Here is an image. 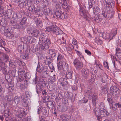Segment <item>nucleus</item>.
I'll list each match as a JSON object with an SVG mask.
<instances>
[{
    "label": "nucleus",
    "mask_w": 121,
    "mask_h": 121,
    "mask_svg": "<svg viewBox=\"0 0 121 121\" xmlns=\"http://www.w3.org/2000/svg\"><path fill=\"white\" fill-rule=\"evenodd\" d=\"M93 110L98 121L100 120L102 117H108L111 116V114L108 112L102 102L99 105L98 108L96 107L93 109Z\"/></svg>",
    "instance_id": "f257e3e1"
},
{
    "label": "nucleus",
    "mask_w": 121,
    "mask_h": 121,
    "mask_svg": "<svg viewBox=\"0 0 121 121\" xmlns=\"http://www.w3.org/2000/svg\"><path fill=\"white\" fill-rule=\"evenodd\" d=\"M52 43L48 35L44 33H41L40 35L38 42L39 49L42 51L48 49Z\"/></svg>",
    "instance_id": "f03ea898"
},
{
    "label": "nucleus",
    "mask_w": 121,
    "mask_h": 121,
    "mask_svg": "<svg viewBox=\"0 0 121 121\" xmlns=\"http://www.w3.org/2000/svg\"><path fill=\"white\" fill-rule=\"evenodd\" d=\"M27 18L26 16H24L22 18L21 17L20 20L19 21V23L14 22L13 21V25L14 26L13 29H18L20 32L24 30L27 26L26 24Z\"/></svg>",
    "instance_id": "7ed1b4c3"
},
{
    "label": "nucleus",
    "mask_w": 121,
    "mask_h": 121,
    "mask_svg": "<svg viewBox=\"0 0 121 121\" xmlns=\"http://www.w3.org/2000/svg\"><path fill=\"white\" fill-rule=\"evenodd\" d=\"M18 77L17 81H23L24 84H27V82L31 78V75L29 72H27L24 69H20L18 71Z\"/></svg>",
    "instance_id": "20e7f679"
},
{
    "label": "nucleus",
    "mask_w": 121,
    "mask_h": 121,
    "mask_svg": "<svg viewBox=\"0 0 121 121\" xmlns=\"http://www.w3.org/2000/svg\"><path fill=\"white\" fill-rule=\"evenodd\" d=\"M0 31H3L4 35L6 37H13L17 38L18 37V34L13 31V30H10L8 27L3 26L0 29Z\"/></svg>",
    "instance_id": "39448f33"
},
{
    "label": "nucleus",
    "mask_w": 121,
    "mask_h": 121,
    "mask_svg": "<svg viewBox=\"0 0 121 121\" xmlns=\"http://www.w3.org/2000/svg\"><path fill=\"white\" fill-rule=\"evenodd\" d=\"M86 93L89 99H92V103L93 106H95L98 101L97 95L92 92L91 90L87 91L86 92Z\"/></svg>",
    "instance_id": "423d86ee"
},
{
    "label": "nucleus",
    "mask_w": 121,
    "mask_h": 121,
    "mask_svg": "<svg viewBox=\"0 0 121 121\" xmlns=\"http://www.w3.org/2000/svg\"><path fill=\"white\" fill-rule=\"evenodd\" d=\"M31 93L28 91H27L23 94L21 96L22 104L25 107L28 106V103H29V99L30 97Z\"/></svg>",
    "instance_id": "0eeeda50"
},
{
    "label": "nucleus",
    "mask_w": 121,
    "mask_h": 121,
    "mask_svg": "<svg viewBox=\"0 0 121 121\" xmlns=\"http://www.w3.org/2000/svg\"><path fill=\"white\" fill-rule=\"evenodd\" d=\"M12 13H13L12 18H11L10 19L9 23L11 27L13 28L14 27V26L13 25V21L14 22H16V23H17V22H18L20 20L21 16L19 15L18 13L17 12H13Z\"/></svg>",
    "instance_id": "6e6552de"
},
{
    "label": "nucleus",
    "mask_w": 121,
    "mask_h": 121,
    "mask_svg": "<svg viewBox=\"0 0 121 121\" xmlns=\"http://www.w3.org/2000/svg\"><path fill=\"white\" fill-rule=\"evenodd\" d=\"M103 3L110 12H114L113 9L115 5L114 1L112 0H104Z\"/></svg>",
    "instance_id": "1a4fd4ad"
},
{
    "label": "nucleus",
    "mask_w": 121,
    "mask_h": 121,
    "mask_svg": "<svg viewBox=\"0 0 121 121\" xmlns=\"http://www.w3.org/2000/svg\"><path fill=\"white\" fill-rule=\"evenodd\" d=\"M36 71L37 72L39 73H41L43 71L44 75H47L48 73L47 66H44L41 63L39 62L36 68Z\"/></svg>",
    "instance_id": "9d476101"
},
{
    "label": "nucleus",
    "mask_w": 121,
    "mask_h": 121,
    "mask_svg": "<svg viewBox=\"0 0 121 121\" xmlns=\"http://www.w3.org/2000/svg\"><path fill=\"white\" fill-rule=\"evenodd\" d=\"M61 11L57 10L52 15V16L54 18L57 19H60L63 20L67 17L66 13V12H63L61 13Z\"/></svg>",
    "instance_id": "9b49d317"
},
{
    "label": "nucleus",
    "mask_w": 121,
    "mask_h": 121,
    "mask_svg": "<svg viewBox=\"0 0 121 121\" xmlns=\"http://www.w3.org/2000/svg\"><path fill=\"white\" fill-rule=\"evenodd\" d=\"M36 41V39L34 37L32 38L31 36H29L27 37H24L22 38L21 42L28 45L30 43L33 44L34 43H35Z\"/></svg>",
    "instance_id": "f8f14e48"
},
{
    "label": "nucleus",
    "mask_w": 121,
    "mask_h": 121,
    "mask_svg": "<svg viewBox=\"0 0 121 121\" xmlns=\"http://www.w3.org/2000/svg\"><path fill=\"white\" fill-rule=\"evenodd\" d=\"M16 71V69H14L12 71V73H13V74H12V76L13 77H14L15 78L17 81L16 84V87L17 88L20 89L22 90H23L26 87V86H25L24 85H25V84H22L21 82H23V81H17L18 77L17 76H16L15 75Z\"/></svg>",
    "instance_id": "ddd939ff"
},
{
    "label": "nucleus",
    "mask_w": 121,
    "mask_h": 121,
    "mask_svg": "<svg viewBox=\"0 0 121 121\" xmlns=\"http://www.w3.org/2000/svg\"><path fill=\"white\" fill-rule=\"evenodd\" d=\"M27 6L28 7L27 10L28 13H31L33 14H36L37 7H35V5L32 3L31 1H30Z\"/></svg>",
    "instance_id": "4468645a"
},
{
    "label": "nucleus",
    "mask_w": 121,
    "mask_h": 121,
    "mask_svg": "<svg viewBox=\"0 0 121 121\" xmlns=\"http://www.w3.org/2000/svg\"><path fill=\"white\" fill-rule=\"evenodd\" d=\"M52 33L54 35H61L64 33L63 31L55 23L52 25Z\"/></svg>",
    "instance_id": "2eb2a0df"
},
{
    "label": "nucleus",
    "mask_w": 121,
    "mask_h": 121,
    "mask_svg": "<svg viewBox=\"0 0 121 121\" xmlns=\"http://www.w3.org/2000/svg\"><path fill=\"white\" fill-rule=\"evenodd\" d=\"M110 90L113 96L118 97L120 93V90L116 85H113L110 87Z\"/></svg>",
    "instance_id": "dca6fc26"
},
{
    "label": "nucleus",
    "mask_w": 121,
    "mask_h": 121,
    "mask_svg": "<svg viewBox=\"0 0 121 121\" xmlns=\"http://www.w3.org/2000/svg\"><path fill=\"white\" fill-rule=\"evenodd\" d=\"M109 10L107 9V10L104 11V10H102V14L104 17L108 18L109 19L112 18L114 16V12L109 11Z\"/></svg>",
    "instance_id": "f3484780"
},
{
    "label": "nucleus",
    "mask_w": 121,
    "mask_h": 121,
    "mask_svg": "<svg viewBox=\"0 0 121 121\" xmlns=\"http://www.w3.org/2000/svg\"><path fill=\"white\" fill-rule=\"evenodd\" d=\"M74 83L73 85H71V89L73 91H75L78 89V75L76 73L74 74Z\"/></svg>",
    "instance_id": "a211bd4d"
},
{
    "label": "nucleus",
    "mask_w": 121,
    "mask_h": 121,
    "mask_svg": "<svg viewBox=\"0 0 121 121\" xmlns=\"http://www.w3.org/2000/svg\"><path fill=\"white\" fill-rule=\"evenodd\" d=\"M86 8L85 4H83L82 5H79L80 14L81 16H83L85 19L87 20L88 17L86 14Z\"/></svg>",
    "instance_id": "6ab92c4d"
},
{
    "label": "nucleus",
    "mask_w": 121,
    "mask_h": 121,
    "mask_svg": "<svg viewBox=\"0 0 121 121\" xmlns=\"http://www.w3.org/2000/svg\"><path fill=\"white\" fill-rule=\"evenodd\" d=\"M5 80L8 82H9L8 84V87L7 88L9 90H14V87L13 84L12 82H11V78L9 74H6L5 76Z\"/></svg>",
    "instance_id": "aec40b11"
},
{
    "label": "nucleus",
    "mask_w": 121,
    "mask_h": 121,
    "mask_svg": "<svg viewBox=\"0 0 121 121\" xmlns=\"http://www.w3.org/2000/svg\"><path fill=\"white\" fill-rule=\"evenodd\" d=\"M73 62L74 65L77 70H79L82 68L83 64L81 60L75 59L73 60Z\"/></svg>",
    "instance_id": "412c9836"
},
{
    "label": "nucleus",
    "mask_w": 121,
    "mask_h": 121,
    "mask_svg": "<svg viewBox=\"0 0 121 121\" xmlns=\"http://www.w3.org/2000/svg\"><path fill=\"white\" fill-rule=\"evenodd\" d=\"M30 0H17L16 3H17L18 5L21 8L27 7Z\"/></svg>",
    "instance_id": "4be33fe9"
},
{
    "label": "nucleus",
    "mask_w": 121,
    "mask_h": 121,
    "mask_svg": "<svg viewBox=\"0 0 121 121\" xmlns=\"http://www.w3.org/2000/svg\"><path fill=\"white\" fill-rule=\"evenodd\" d=\"M37 112V113L39 114L41 113L44 117H47L48 116L49 111L44 108H42V107L40 106L38 107Z\"/></svg>",
    "instance_id": "5701e85b"
},
{
    "label": "nucleus",
    "mask_w": 121,
    "mask_h": 121,
    "mask_svg": "<svg viewBox=\"0 0 121 121\" xmlns=\"http://www.w3.org/2000/svg\"><path fill=\"white\" fill-rule=\"evenodd\" d=\"M117 29L115 28L112 29L111 31L108 35L106 37V38L111 40L115 38V36L117 34Z\"/></svg>",
    "instance_id": "b1692460"
},
{
    "label": "nucleus",
    "mask_w": 121,
    "mask_h": 121,
    "mask_svg": "<svg viewBox=\"0 0 121 121\" xmlns=\"http://www.w3.org/2000/svg\"><path fill=\"white\" fill-rule=\"evenodd\" d=\"M34 23L36 24V27L38 28H41L43 25L42 20L39 18L35 17L33 19Z\"/></svg>",
    "instance_id": "393cba45"
},
{
    "label": "nucleus",
    "mask_w": 121,
    "mask_h": 121,
    "mask_svg": "<svg viewBox=\"0 0 121 121\" xmlns=\"http://www.w3.org/2000/svg\"><path fill=\"white\" fill-rule=\"evenodd\" d=\"M120 44L121 49L118 48H117L116 49L115 53V55L119 59V60L118 59L117 60L116 58L115 59L118 62L121 64V41L120 42Z\"/></svg>",
    "instance_id": "a878e982"
},
{
    "label": "nucleus",
    "mask_w": 121,
    "mask_h": 121,
    "mask_svg": "<svg viewBox=\"0 0 121 121\" xmlns=\"http://www.w3.org/2000/svg\"><path fill=\"white\" fill-rule=\"evenodd\" d=\"M55 102L53 100H49L48 97L47 99L46 106L47 107L50 109L53 110L55 108Z\"/></svg>",
    "instance_id": "bb28decb"
},
{
    "label": "nucleus",
    "mask_w": 121,
    "mask_h": 121,
    "mask_svg": "<svg viewBox=\"0 0 121 121\" xmlns=\"http://www.w3.org/2000/svg\"><path fill=\"white\" fill-rule=\"evenodd\" d=\"M21 109L20 107H17L15 109V115L18 118H22L23 116L22 113V110Z\"/></svg>",
    "instance_id": "cd10ccee"
},
{
    "label": "nucleus",
    "mask_w": 121,
    "mask_h": 121,
    "mask_svg": "<svg viewBox=\"0 0 121 121\" xmlns=\"http://www.w3.org/2000/svg\"><path fill=\"white\" fill-rule=\"evenodd\" d=\"M64 73L65 78L68 80L73 79V72L72 71L68 70Z\"/></svg>",
    "instance_id": "c85d7f7f"
},
{
    "label": "nucleus",
    "mask_w": 121,
    "mask_h": 121,
    "mask_svg": "<svg viewBox=\"0 0 121 121\" xmlns=\"http://www.w3.org/2000/svg\"><path fill=\"white\" fill-rule=\"evenodd\" d=\"M48 53L49 54L52 60L54 59L56 56L57 51L54 49H50L48 50Z\"/></svg>",
    "instance_id": "c756f323"
},
{
    "label": "nucleus",
    "mask_w": 121,
    "mask_h": 121,
    "mask_svg": "<svg viewBox=\"0 0 121 121\" xmlns=\"http://www.w3.org/2000/svg\"><path fill=\"white\" fill-rule=\"evenodd\" d=\"M64 96L67 99H69L72 103L73 102V93L70 92H64Z\"/></svg>",
    "instance_id": "7c9ffc66"
},
{
    "label": "nucleus",
    "mask_w": 121,
    "mask_h": 121,
    "mask_svg": "<svg viewBox=\"0 0 121 121\" xmlns=\"http://www.w3.org/2000/svg\"><path fill=\"white\" fill-rule=\"evenodd\" d=\"M67 80L65 78H61L59 79L58 82L61 85L64 86L68 84Z\"/></svg>",
    "instance_id": "2f4dec72"
},
{
    "label": "nucleus",
    "mask_w": 121,
    "mask_h": 121,
    "mask_svg": "<svg viewBox=\"0 0 121 121\" xmlns=\"http://www.w3.org/2000/svg\"><path fill=\"white\" fill-rule=\"evenodd\" d=\"M3 110L2 113H4V116L5 118H7L10 114V112L9 111V110L7 107H3Z\"/></svg>",
    "instance_id": "473e14b6"
},
{
    "label": "nucleus",
    "mask_w": 121,
    "mask_h": 121,
    "mask_svg": "<svg viewBox=\"0 0 121 121\" xmlns=\"http://www.w3.org/2000/svg\"><path fill=\"white\" fill-rule=\"evenodd\" d=\"M43 85L40 83H38L36 85V92L37 93L38 95L39 96V94H40V92L43 89Z\"/></svg>",
    "instance_id": "72a5a7b5"
},
{
    "label": "nucleus",
    "mask_w": 121,
    "mask_h": 121,
    "mask_svg": "<svg viewBox=\"0 0 121 121\" xmlns=\"http://www.w3.org/2000/svg\"><path fill=\"white\" fill-rule=\"evenodd\" d=\"M62 64L63 65L62 69L65 71L69 70V66L67 61L65 59L62 60Z\"/></svg>",
    "instance_id": "f704fd0d"
},
{
    "label": "nucleus",
    "mask_w": 121,
    "mask_h": 121,
    "mask_svg": "<svg viewBox=\"0 0 121 121\" xmlns=\"http://www.w3.org/2000/svg\"><path fill=\"white\" fill-rule=\"evenodd\" d=\"M46 60H47L48 62V66L50 69H52L53 70H54L55 68L52 65V63L51 62H50L51 60H52V58L50 56H47L46 57Z\"/></svg>",
    "instance_id": "c9c22d12"
},
{
    "label": "nucleus",
    "mask_w": 121,
    "mask_h": 121,
    "mask_svg": "<svg viewBox=\"0 0 121 121\" xmlns=\"http://www.w3.org/2000/svg\"><path fill=\"white\" fill-rule=\"evenodd\" d=\"M12 10L11 9H9L7 10V12L4 11V12H5V14L1 17L4 16L5 20L11 17V15L12 14ZM1 19H2V17H1ZM1 20H2V19Z\"/></svg>",
    "instance_id": "e433bc0d"
},
{
    "label": "nucleus",
    "mask_w": 121,
    "mask_h": 121,
    "mask_svg": "<svg viewBox=\"0 0 121 121\" xmlns=\"http://www.w3.org/2000/svg\"><path fill=\"white\" fill-rule=\"evenodd\" d=\"M40 93H41L42 95L45 96L42 99L43 102H46V99L48 97H47V96L48 95V91L46 89H43L40 92Z\"/></svg>",
    "instance_id": "4c0bfd02"
},
{
    "label": "nucleus",
    "mask_w": 121,
    "mask_h": 121,
    "mask_svg": "<svg viewBox=\"0 0 121 121\" xmlns=\"http://www.w3.org/2000/svg\"><path fill=\"white\" fill-rule=\"evenodd\" d=\"M93 13L95 15L99 14L101 10L98 6L94 5L92 8Z\"/></svg>",
    "instance_id": "58836bf2"
},
{
    "label": "nucleus",
    "mask_w": 121,
    "mask_h": 121,
    "mask_svg": "<svg viewBox=\"0 0 121 121\" xmlns=\"http://www.w3.org/2000/svg\"><path fill=\"white\" fill-rule=\"evenodd\" d=\"M39 30L38 29H35L33 30L32 32L31 36L33 37H35L37 38L40 36V34Z\"/></svg>",
    "instance_id": "ea45409f"
},
{
    "label": "nucleus",
    "mask_w": 121,
    "mask_h": 121,
    "mask_svg": "<svg viewBox=\"0 0 121 121\" xmlns=\"http://www.w3.org/2000/svg\"><path fill=\"white\" fill-rule=\"evenodd\" d=\"M82 73L83 77L85 79H86L89 75V72L88 69H82Z\"/></svg>",
    "instance_id": "a19ab883"
},
{
    "label": "nucleus",
    "mask_w": 121,
    "mask_h": 121,
    "mask_svg": "<svg viewBox=\"0 0 121 121\" xmlns=\"http://www.w3.org/2000/svg\"><path fill=\"white\" fill-rule=\"evenodd\" d=\"M66 5L63 4L61 2H60L57 3L55 5V7L56 9H63L66 8Z\"/></svg>",
    "instance_id": "79ce46f5"
},
{
    "label": "nucleus",
    "mask_w": 121,
    "mask_h": 121,
    "mask_svg": "<svg viewBox=\"0 0 121 121\" xmlns=\"http://www.w3.org/2000/svg\"><path fill=\"white\" fill-rule=\"evenodd\" d=\"M43 15L44 17H50L51 15H52V12L48 9H45L43 10Z\"/></svg>",
    "instance_id": "37998d69"
},
{
    "label": "nucleus",
    "mask_w": 121,
    "mask_h": 121,
    "mask_svg": "<svg viewBox=\"0 0 121 121\" xmlns=\"http://www.w3.org/2000/svg\"><path fill=\"white\" fill-rule=\"evenodd\" d=\"M106 96L107 100L109 105H110L114 102L113 100L112 99V96L111 94L109 93H108Z\"/></svg>",
    "instance_id": "c03bdc74"
},
{
    "label": "nucleus",
    "mask_w": 121,
    "mask_h": 121,
    "mask_svg": "<svg viewBox=\"0 0 121 121\" xmlns=\"http://www.w3.org/2000/svg\"><path fill=\"white\" fill-rule=\"evenodd\" d=\"M103 17L99 14L95 15L94 17V21L97 22H101L103 19Z\"/></svg>",
    "instance_id": "a18cd8bd"
},
{
    "label": "nucleus",
    "mask_w": 121,
    "mask_h": 121,
    "mask_svg": "<svg viewBox=\"0 0 121 121\" xmlns=\"http://www.w3.org/2000/svg\"><path fill=\"white\" fill-rule=\"evenodd\" d=\"M2 58L6 62H9V56L5 53H2L1 56Z\"/></svg>",
    "instance_id": "49530a36"
},
{
    "label": "nucleus",
    "mask_w": 121,
    "mask_h": 121,
    "mask_svg": "<svg viewBox=\"0 0 121 121\" xmlns=\"http://www.w3.org/2000/svg\"><path fill=\"white\" fill-rule=\"evenodd\" d=\"M4 99L5 101H6L9 104H11L13 103L12 99L9 96H6L5 97Z\"/></svg>",
    "instance_id": "de8ad7c7"
},
{
    "label": "nucleus",
    "mask_w": 121,
    "mask_h": 121,
    "mask_svg": "<svg viewBox=\"0 0 121 121\" xmlns=\"http://www.w3.org/2000/svg\"><path fill=\"white\" fill-rule=\"evenodd\" d=\"M100 89L101 92L103 94H106L108 91V89L106 85H104L102 86L100 88Z\"/></svg>",
    "instance_id": "09e8293b"
},
{
    "label": "nucleus",
    "mask_w": 121,
    "mask_h": 121,
    "mask_svg": "<svg viewBox=\"0 0 121 121\" xmlns=\"http://www.w3.org/2000/svg\"><path fill=\"white\" fill-rule=\"evenodd\" d=\"M112 62L114 66V72L115 73L116 72L120 71L121 70V68L117 65L115 64L114 61H112Z\"/></svg>",
    "instance_id": "8fccbe9b"
},
{
    "label": "nucleus",
    "mask_w": 121,
    "mask_h": 121,
    "mask_svg": "<svg viewBox=\"0 0 121 121\" xmlns=\"http://www.w3.org/2000/svg\"><path fill=\"white\" fill-rule=\"evenodd\" d=\"M88 9L90 10L93 7L95 2L94 0H88Z\"/></svg>",
    "instance_id": "3c124183"
},
{
    "label": "nucleus",
    "mask_w": 121,
    "mask_h": 121,
    "mask_svg": "<svg viewBox=\"0 0 121 121\" xmlns=\"http://www.w3.org/2000/svg\"><path fill=\"white\" fill-rule=\"evenodd\" d=\"M61 105H59L57 108H60L62 112L66 111L68 109L67 106V105H62L61 107H60Z\"/></svg>",
    "instance_id": "603ef678"
},
{
    "label": "nucleus",
    "mask_w": 121,
    "mask_h": 121,
    "mask_svg": "<svg viewBox=\"0 0 121 121\" xmlns=\"http://www.w3.org/2000/svg\"><path fill=\"white\" fill-rule=\"evenodd\" d=\"M21 58L24 60H27L29 58V56L27 52H25L21 56Z\"/></svg>",
    "instance_id": "864d4df0"
},
{
    "label": "nucleus",
    "mask_w": 121,
    "mask_h": 121,
    "mask_svg": "<svg viewBox=\"0 0 121 121\" xmlns=\"http://www.w3.org/2000/svg\"><path fill=\"white\" fill-rule=\"evenodd\" d=\"M109 105L110 109L111 110L113 111H115L117 108V106L115 104L114 102Z\"/></svg>",
    "instance_id": "5fc2aeb1"
},
{
    "label": "nucleus",
    "mask_w": 121,
    "mask_h": 121,
    "mask_svg": "<svg viewBox=\"0 0 121 121\" xmlns=\"http://www.w3.org/2000/svg\"><path fill=\"white\" fill-rule=\"evenodd\" d=\"M20 100V98L18 96H16L14 98L13 100V103H15L16 104H18L19 103Z\"/></svg>",
    "instance_id": "6e6d98bb"
},
{
    "label": "nucleus",
    "mask_w": 121,
    "mask_h": 121,
    "mask_svg": "<svg viewBox=\"0 0 121 121\" xmlns=\"http://www.w3.org/2000/svg\"><path fill=\"white\" fill-rule=\"evenodd\" d=\"M62 60L60 62H57V67L58 70H61L63 69V65L62 64Z\"/></svg>",
    "instance_id": "4d7b16f0"
},
{
    "label": "nucleus",
    "mask_w": 121,
    "mask_h": 121,
    "mask_svg": "<svg viewBox=\"0 0 121 121\" xmlns=\"http://www.w3.org/2000/svg\"><path fill=\"white\" fill-rule=\"evenodd\" d=\"M5 88L0 84V96L3 95L5 91Z\"/></svg>",
    "instance_id": "13d9d810"
},
{
    "label": "nucleus",
    "mask_w": 121,
    "mask_h": 121,
    "mask_svg": "<svg viewBox=\"0 0 121 121\" xmlns=\"http://www.w3.org/2000/svg\"><path fill=\"white\" fill-rule=\"evenodd\" d=\"M24 46L22 45H19L17 47L18 52L20 53H22L23 52Z\"/></svg>",
    "instance_id": "bf43d9fd"
},
{
    "label": "nucleus",
    "mask_w": 121,
    "mask_h": 121,
    "mask_svg": "<svg viewBox=\"0 0 121 121\" xmlns=\"http://www.w3.org/2000/svg\"><path fill=\"white\" fill-rule=\"evenodd\" d=\"M37 12H36V14H37L38 15L40 16H41L43 15L44 13H43V11H42L40 9L39 7H37Z\"/></svg>",
    "instance_id": "052dcab7"
},
{
    "label": "nucleus",
    "mask_w": 121,
    "mask_h": 121,
    "mask_svg": "<svg viewBox=\"0 0 121 121\" xmlns=\"http://www.w3.org/2000/svg\"><path fill=\"white\" fill-rule=\"evenodd\" d=\"M15 61L17 63V64L19 66H25V63L22 60H17Z\"/></svg>",
    "instance_id": "680f3d73"
},
{
    "label": "nucleus",
    "mask_w": 121,
    "mask_h": 121,
    "mask_svg": "<svg viewBox=\"0 0 121 121\" xmlns=\"http://www.w3.org/2000/svg\"><path fill=\"white\" fill-rule=\"evenodd\" d=\"M6 45V44L5 41L0 38V47L1 48H4V47H5Z\"/></svg>",
    "instance_id": "e2e57ef3"
},
{
    "label": "nucleus",
    "mask_w": 121,
    "mask_h": 121,
    "mask_svg": "<svg viewBox=\"0 0 121 121\" xmlns=\"http://www.w3.org/2000/svg\"><path fill=\"white\" fill-rule=\"evenodd\" d=\"M40 82L41 83L40 84H41L44 86H46L47 81L46 79H42L40 81Z\"/></svg>",
    "instance_id": "0e129e2a"
},
{
    "label": "nucleus",
    "mask_w": 121,
    "mask_h": 121,
    "mask_svg": "<svg viewBox=\"0 0 121 121\" xmlns=\"http://www.w3.org/2000/svg\"><path fill=\"white\" fill-rule=\"evenodd\" d=\"M9 66L12 68H14L15 66V64L14 60H10L9 61Z\"/></svg>",
    "instance_id": "69168bd1"
},
{
    "label": "nucleus",
    "mask_w": 121,
    "mask_h": 121,
    "mask_svg": "<svg viewBox=\"0 0 121 121\" xmlns=\"http://www.w3.org/2000/svg\"><path fill=\"white\" fill-rule=\"evenodd\" d=\"M62 103L64 105L67 106L69 105L68 100L65 98H64L62 99Z\"/></svg>",
    "instance_id": "338daca9"
},
{
    "label": "nucleus",
    "mask_w": 121,
    "mask_h": 121,
    "mask_svg": "<svg viewBox=\"0 0 121 121\" xmlns=\"http://www.w3.org/2000/svg\"><path fill=\"white\" fill-rule=\"evenodd\" d=\"M2 73L5 75L7 74H8V72L7 70V69L5 66H4L2 68Z\"/></svg>",
    "instance_id": "774afa93"
}]
</instances>
